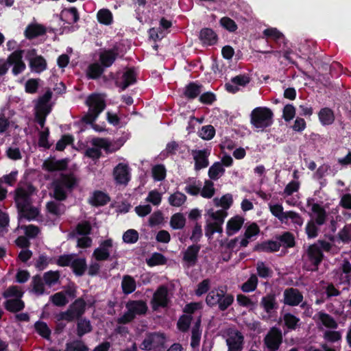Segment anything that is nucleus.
<instances>
[{
  "instance_id": "obj_1",
  "label": "nucleus",
  "mask_w": 351,
  "mask_h": 351,
  "mask_svg": "<svg viewBox=\"0 0 351 351\" xmlns=\"http://www.w3.org/2000/svg\"><path fill=\"white\" fill-rule=\"evenodd\" d=\"M213 202L216 206H221L223 209L214 210L213 208L208 209L205 215L206 227L205 234L208 237L215 232H222V224L224 219L227 217L226 210L228 209L233 202L232 195L228 193L222 196L220 199L215 198Z\"/></svg>"
},
{
  "instance_id": "obj_2",
  "label": "nucleus",
  "mask_w": 351,
  "mask_h": 351,
  "mask_svg": "<svg viewBox=\"0 0 351 351\" xmlns=\"http://www.w3.org/2000/svg\"><path fill=\"white\" fill-rule=\"evenodd\" d=\"M52 93L51 91H47L38 100L37 104L35 107L36 119L39 123L42 129L39 134L38 144L43 147H49L47 138L49 136V129L45 128V122L46 117L51 111V106L49 101L51 98Z\"/></svg>"
},
{
  "instance_id": "obj_3",
  "label": "nucleus",
  "mask_w": 351,
  "mask_h": 351,
  "mask_svg": "<svg viewBox=\"0 0 351 351\" xmlns=\"http://www.w3.org/2000/svg\"><path fill=\"white\" fill-rule=\"evenodd\" d=\"M34 192V189L31 185L21 186L16 192L15 201L20 210L21 216L28 220L35 219L38 215V209L31 205L30 196Z\"/></svg>"
},
{
  "instance_id": "obj_4",
  "label": "nucleus",
  "mask_w": 351,
  "mask_h": 351,
  "mask_svg": "<svg viewBox=\"0 0 351 351\" xmlns=\"http://www.w3.org/2000/svg\"><path fill=\"white\" fill-rule=\"evenodd\" d=\"M77 184L73 174L61 173L53 182V197L58 200H64L67 191L71 190Z\"/></svg>"
},
{
  "instance_id": "obj_5",
  "label": "nucleus",
  "mask_w": 351,
  "mask_h": 351,
  "mask_svg": "<svg viewBox=\"0 0 351 351\" xmlns=\"http://www.w3.org/2000/svg\"><path fill=\"white\" fill-rule=\"evenodd\" d=\"M86 104L88 106V111L83 117V120L88 123H91L104 110L106 106L104 97L101 95L93 94L88 97Z\"/></svg>"
},
{
  "instance_id": "obj_6",
  "label": "nucleus",
  "mask_w": 351,
  "mask_h": 351,
  "mask_svg": "<svg viewBox=\"0 0 351 351\" xmlns=\"http://www.w3.org/2000/svg\"><path fill=\"white\" fill-rule=\"evenodd\" d=\"M127 312L117 319L119 324H128L132 322L136 316L145 314L147 311V306L143 300H130L125 305Z\"/></svg>"
},
{
  "instance_id": "obj_7",
  "label": "nucleus",
  "mask_w": 351,
  "mask_h": 351,
  "mask_svg": "<svg viewBox=\"0 0 351 351\" xmlns=\"http://www.w3.org/2000/svg\"><path fill=\"white\" fill-rule=\"evenodd\" d=\"M273 123V113L270 109L265 107H258L251 113V123L260 130L270 126Z\"/></svg>"
},
{
  "instance_id": "obj_8",
  "label": "nucleus",
  "mask_w": 351,
  "mask_h": 351,
  "mask_svg": "<svg viewBox=\"0 0 351 351\" xmlns=\"http://www.w3.org/2000/svg\"><path fill=\"white\" fill-rule=\"evenodd\" d=\"M234 301V297L227 294L220 289H213L207 295L206 302L208 305L213 306L218 304L221 311H225Z\"/></svg>"
},
{
  "instance_id": "obj_9",
  "label": "nucleus",
  "mask_w": 351,
  "mask_h": 351,
  "mask_svg": "<svg viewBox=\"0 0 351 351\" xmlns=\"http://www.w3.org/2000/svg\"><path fill=\"white\" fill-rule=\"evenodd\" d=\"M228 351H241L243 348L244 337L237 329L229 328L225 332Z\"/></svg>"
},
{
  "instance_id": "obj_10",
  "label": "nucleus",
  "mask_w": 351,
  "mask_h": 351,
  "mask_svg": "<svg viewBox=\"0 0 351 351\" xmlns=\"http://www.w3.org/2000/svg\"><path fill=\"white\" fill-rule=\"evenodd\" d=\"M165 340V337L162 333H151L144 339L141 348L146 351H158L163 348Z\"/></svg>"
},
{
  "instance_id": "obj_11",
  "label": "nucleus",
  "mask_w": 351,
  "mask_h": 351,
  "mask_svg": "<svg viewBox=\"0 0 351 351\" xmlns=\"http://www.w3.org/2000/svg\"><path fill=\"white\" fill-rule=\"evenodd\" d=\"M170 294L168 289L165 286H160L154 293L151 300L152 308L156 311L158 308H165L167 306L170 301Z\"/></svg>"
},
{
  "instance_id": "obj_12",
  "label": "nucleus",
  "mask_w": 351,
  "mask_h": 351,
  "mask_svg": "<svg viewBox=\"0 0 351 351\" xmlns=\"http://www.w3.org/2000/svg\"><path fill=\"white\" fill-rule=\"evenodd\" d=\"M25 58L29 61V66L32 71L40 73L47 68V62L45 58L37 54L36 50L30 49L25 51Z\"/></svg>"
},
{
  "instance_id": "obj_13",
  "label": "nucleus",
  "mask_w": 351,
  "mask_h": 351,
  "mask_svg": "<svg viewBox=\"0 0 351 351\" xmlns=\"http://www.w3.org/2000/svg\"><path fill=\"white\" fill-rule=\"evenodd\" d=\"M91 143L94 147L88 148L85 152L86 156L90 158L98 159L101 154V148H104L108 152L111 151L110 149V143L105 138H93Z\"/></svg>"
},
{
  "instance_id": "obj_14",
  "label": "nucleus",
  "mask_w": 351,
  "mask_h": 351,
  "mask_svg": "<svg viewBox=\"0 0 351 351\" xmlns=\"http://www.w3.org/2000/svg\"><path fill=\"white\" fill-rule=\"evenodd\" d=\"M306 256L313 267L311 271H315L318 269L324 256L318 244L313 243L308 247Z\"/></svg>"
},
{
  "instance_id": "obj_15",
  "label": "nucleus",
  "mask_w": 351,
  "mask_h": 351,
  "mask_svg": "<svg viewBox=\"0 0 351 351\" xmlns=\"http://www.w3.org/2000/svg\"><path fill=\"white\" fill-rule=\"evenodd\" d=\"M23 50H16L12 52L8 58V64L12 65V73L17 75L23 72L26 69V65L23 60Z\"/></svg>"
},
{
  "instance_id": "obj_16",
  "label": "nucleus",
  "mask_w": 351,
  "mask_h": 351,
  "mask_svg": "<svg viewBox=\"0 0 351 351\" xmlns=\"http://www.w3.org/2000/svg\"><path fill=\"white\" fill-rule=\"evenodd\" d=\"M112 247L113 241L111 239L103 241L94 250L93 256L97 261H106L109 258Z\"/></svg>"
},
{
  "instance_id": "obj_17",
  "label": "nucleus",
  "mask_w": 351,
  "mask_h": 351,
  "mask_svg": "<svg viewBox=\"0 0 351 351\" xmlns=\"http://www.w3.org/2000/svg\"><path fill=\"white\" fill-rule=\"evenodd\" d=\"M281 342V332L276 328H271L265 338V343L270 351L277 350Z\"/></svg>"
},
{
  "instance_id": "obj_18",
  "label": "nucleus",
  "mask_w": 351,
  "mask_h": 351,
  "mask_svg": "<svg viewBox=\"0 0 351 351\" xmlns=\"http://www.w3.org/2000/svg\"><path fill=\"white\" fill-rule=\"evenodd\" d=\"M67 297L73 298L75 297V290L69 288L64 291H60L50 297V301L57 306H64L69 303Z\"/></svg>"
},
{
  "instance_id": "obj_19",
  "label": "nucleus",
  "mask_w": 351,
  "mask_h": 351,
  "mask_svg": "<svg viewBox=\"0 0 351 351\" xmlns=\"http://www.w3.org/2000/svg\"><path fill=\"white\" fill-rule=\"evenodd\" d=\"M114 179L117 184H126L130 180V171L128 165L119 163L113 170Z\"/></svg>"
},
{
  "instance_id": "obj_20",
  "label": "nucleus",
  "mask_w": 351,
  "mask_h": 351,
  "mask_svg": "<svg viewBox=\"0 0 351 351\" xmlns=\"http://www.w3.org/2000/svg\"><path fill=\"white\" fill-rule=\"evenodd\" d=\"M191 153L195 160V170H199L208 167L209 164L208 157L210 154L208 149L193 150Z\"/></svg>"
},
{
  "instance_id": "obj_21",
  "label": "nucleus",
  "mask_w": 351,
  "mask_h": 351,
  "mask_svg": "<svg viewBox=\"0 0 351 351\" xmlns=\"http://www.w3.org/2000/svg\"><path fill=\"white\" fill-rule=\"evenodd\" d=\"M67 162L66 160H56L48 158L43 164V168L48 171H62L66 168Z\"/></svg>"
},
{
  "instance_id": "obj_22",
  "label": "nucleus",
  "mask_w": 351,
  "mask_h": 351,
  "mask_svg": "<svg viewBox=\"0 0 351 351\" xmlns=\"http://www.w3.org/2000/svg\"><path fill=\"white\" fill-rule=\"evenodd\" d=\"M136 82V73L132 69H127L122 75L121 79L116 82L118 86L125 90L128 86Z\"/></svg>"
},
{
  "instance_id": "obj_23",
  "label": "nucleus",
  "mask_w": 351,
  "mask_h": 351,
  "mask_svg": "<svg viewBox=\"0 0 351 351\" xmlns=\"http://www.w3.org/2000/svg\"><path fill=\"white\" fill-rule=\"evenodd\" d=\"M200 250L199 245H191L184 253L183 260L188 267L193 266L197 261V254Z\"/></svg>"
},
{
  "instance_id": "obj_24",
  "label": "nucleus",
  "mask_w": 351,
  "mask_h": 351,
  "mask_svg": "<svg viewBox=\"0 0 351 351\" xmlns=\"http://www.w3.org/2000/svg\"><path fill=\"white\" fill-rule=\"evenodd\" d=\"M46 33V28L40 24L32 23L27 25L24 34L28 39H32L39 36H42Z\"/></svg>"
},
{
  "instance_id": "obj_25",
  "label": "nucleus",
  "mask_w": 351,
  "mask_h": 351,
  "mask_svg": "<svg viewBox=\"0 0 351 351\" xmlns=\"http://www.w3.org/2000/svg\"><path fill=\"white\" fill-rule=\"evenodd\" d=\"M250 82V78L246 75H237L233 77L230 83L226 84V89L231 93L239 90V86H245Z\"/></svg>"
},
{
  "instance_id": "obj_26",
  "label": "nucleus",
  "mask_w": 351,
  "mask_h": 351,
  "mask_svg": "<svg viewBox=\"0 0 351 351\" xmlns=\"http://www.w3.org/2000/svg\"><path fill=\"white\" fill-rule=\"evenodd\" d=\"M318 118L322 125H332L335 119L333 110L328 107L320 109L318 112Z\"/></svg>"
},
{
  "instance_id": "obj_27",
  "label": "nucleus",
  "mask_w": 351,
  "mask_h": 351,
  "mask_svg": "<svg viewBox=\"0 0 351 351\" xmlns=\"http://www.w3.org/2000/svg\"><path fill=\"white\" fill-rule=\"evenodd\" d=\"M303 300L301 292L294 288L287 289V305L297 306Z\"/></svg>"
},
{
  "instance_id": "obj_28",
  "label": "nucleus",
  "mask_w": 351,
  "mask_h": 351,
  "mask_svg": "<svg viewBox=\"0 0 351 351\" xmlns=\"http://www.w3.org/2000/svg\"><path fill=\"white\" fill-rule=\"evenodd\" d=\"M244 222L243 218L240 216H235L228 220L227 223L226 232L228 235H232L238 232Z\"/></svg>"
},
{
  "instance_id": "obj_29",
  "label": "nucleus",
  "mask_w": 351,
  "mask_h": 351,
  "mask_svg": "<svg viewBox=\"0 0 351 351\" xmlns=\"http://www.w3.org/2000/svg\"><path fill=\"white\" fill-rule=\"evenodd\" d=\"M199 38L202 42L208 45H211L217 42L215 33L209 28L203 29L199 34Z\"/></svg>"
},
{
  "instance_id": "obj_30",
  "label": "nucleus",
  "mask_w": 351,
  "mask_h": 351,
  "mask_svg": "<svg viewBox=\"0 0 351 351\" xmlns=\"http://www.w3.org/2000/svg\"><path fill=\"white\" fill-rule=\"evenodd\" d=\"M117 53L114 50L104 51L101 53L99 60L101 64L105 67H109L116 60Z\"/></svg>"
},
{
  "instance_id": "obj_31",
  "label": "nucleus",
  "mask_w": 351,
  "mask_h": 351,
  "mask_svg": "<svg viewBox=\"0 0 351 351\" xmlns=\"http://www.w3.org/2000/svg\"><path fill=\"white\" fill-rule=\"evenodd\" d=\"M311 210L316 215L315 223L319 226L323 225L326 218L325 209L319 204L315 203L313 204Z\"/></svg>"
},
{
  "instance_id": "obj_32",
  "label": "nucleus",
  "mask_w": 351,
  "mask_h": 351,
  "mask_svg": "<svg viewBox=\"0 0 351 351\" xmlns=\"http://www.w3.org/2000/svg\"><path fill=\"white\" fill-rule=\"evenodd\" d=\"M121 287L125 294H130L136 289V281L130 276H124L121 282Z\"/></svg>"
},
{
  "instance_id": "obj_33",
  "label": "nucleus",
  "mask_w": 351,
  "mask_h": 351,
  "mask_svg": "<svg viewBox=\"0 0 351 351\" xmlns=\"http://www.w3.org/2000/svg\"><path fill=\"white\" fill-rule=\"evenodd\" d=\"M186 201V196L180 191H176L173 193L168 198V202L169 204L172 206L176 207H180L182 206Z\"/></svg>"
},
{
  "instance_id": "obj_34",
  "label": "nucleus",
  "mask_w": 351,
  "mask_h": 351,
  "mask_svg": "<svg viewBox=\"0 0 351 351\" xmlns=\"http://www.w3.org/2000/svg\"><path fill=\"white\" fill-rule=\"evenodd\" d=\"M318 317L323 325L327 328L336 329L338 327V324L335 319L331 315L325 312H319Z\"/></svg>"
},
{
  "instance_id": "obj_35",
  "label": "nucleus",
  "mask_w": 351,
  "mask_h": 351,
  "mask_svg": "<svg viewBox=\"0 0 351 351\" xmlns=\"http://www.w3.org/2000/svg\"><path fill=\"white\" fill-rule=\"evenodd\" d=\"M186 224V218L182 213H178L172 215L170 226L173 229H182Z\"/></svg>"
},
{
  "instance_id": "obj_36",
  "label": "nucleus",
  "mask_w": 351,
  "mask_h": 351,
  "mask_svg": "<svg viewBox=\"0 0 351 351\" xmlns=\"http://www.w3.org/2000/svg\"><path fill=\"white\" fill-rule=\"evenodd\" d=\"M24 306V302L19 298L9 299L5 303V308L11 312L20 311Z\"/></svg>"
},
{
  "instance_id": "obj_37",
  "label": "nucleus",
  "mask_w": 351,
  "mask_h": 351,
  "mask_svg": "<svg viewBox=\"0 0 351 351\" xmlns=\"http://www.w3.org/2000/svg\"><path fill=\"white\" fill-rule=\"evenodd\" d=\"M85 306V302L82 299L80 298L71 304L69 308L71 311L76 318H77L84 313Z\"/></svg>"
},
{
  "instance_id": "obj_38",
  "label": "nucleus",
  "mask_w": 351,
  "mask_h": 351,
  "mask_svg": "<svg viewBox=\"0 0 351 351\" xmlns=\"http://www.w3.org/2000/svg\"><path fill=\"white\" fill-rule=\"evenodd\" d=\"M280 243L278 241H269L263 242L256 246V250L261 252H271L278 250Z\"/></svg>"
},
{
  "instance_id": "obj_39",
  "label": "nucleus",
  "mask_w": 351,
  "mask_h": 351,
  "mask_svg": "<svg viewBox=\"0 0 351 351\" xmlns=\"http://www.w3.org/2000/svg\"><path fill=\"white\" fill-rule=\"evenodd\" d=\"M74 272L77 275H82L86 269V261L84 258H78L74 256L71 265Z\"/></svg>"
},
{
  "instance_id": "obj_40",
  "label": "nucleus",
  "mask_w": 351,
  "mask_h": 351,
  "mask_svg": "<svg viewBox=\"0 0 351 351\" xmlns=\"http://www.w3.org/2000/svg\"><path fill=\"white\" fill-rule=\"evenodd\" d=\"M32 291L37 295H43L45 293L44 283L40 276H34L32 278Z\"/></svg>"
},
{
  "instance_id": "obj_41",
  "label": "nucleus",
  "mask_w": 351,
  "mask_h": 351,
  "mask_svg": "<svg viewBox=\"0 0 351 351\" xmlns=\"http://www.w3.org/2000/svg\"><path fill=\"white\" fill-rule=\"evenodd\" d=\"M225 170L220 162L214 163L208 170V176L213 180H217L221 177Z\"/></svg>"
},
{
  "instance_id": "obj_42",
  "label": "nucleus",
  "mask_w": 351,
  "mask_h": 351,
  "mask_svg": "<svg viewBox=\"0 0 351 351\" xmlns=\"http://www.w3.org/2000/svg\"><path fill=\"white\" fill-rule=\"evenodd\" d=\"M200 189L201 184L199 182H197L194 179H189L186 182V186L184 188V190L186 193L192 195H196L199 193Z\"/></svg>"
},
{
  "instance_id": "obj_43",
  "label": "nucleus",
  "mask_w": 351,
  "mask_h": 351,
  "mask_svg": "<svg viewBox=\"0 0 351 351\" xmlns=\"http://www.w3.org/2000/svg\"><path fill=\"white\" fill-rule=\"evenodd\" d=\"M200 319L199 318L197 320L195 324L192 328V336L191 345L193 348L197 346L199 343L201 338V331L199 330Z\"/></svg>"
},
{
  "instance_id": "obj_44",
  "label": "nucleus",
  "mask_w": 351,
  "mask_h": 351,
  "mask_svg": "<svg viewBox=\"0 0 351 351\" xmlns=\"http://www.w3.org/2000/svg\"><path fill=\"white\" fill-rule=\"evenodd\" d=\"M337 237L343 243H349L351 241V223L345 225L338 232Z\"/></svg>"
},
{
  "instance_id": "obj_45",
  "label": "nucleus",
  "mask_w": 351,
  "mask_h": 351,
  "mask_svg": "<svg viewBox=\"0 0 351 351\" xmlns=\"http://www.w3.org/2000/svg\"><path fill=\"white\" fill-rule=\"evenodd\" d=\"M62 15L66 19L69 23H75L79 20L78 12L75 8L64 10Z\"/></svg>"
},
{
  "instance_id": "obj_46",
  "label": "nucleus",
  "mask_w": 351,
  "mask_h": 351,
  "mask_svg": "<svg viewBox=\"0 0 351 351\" xmlns=\"http://www.w3.org/2000/svg\"><path fill=\"white\" fill-rule=\"evenodd\" d=\"M215 191L213 182L210 180H206L199 193L204 198H211L215 194Z\"/></svg>"
},
{
  "instance_id": "obj_47",
  "label": "nucleus",
  "mask_w": 351,
  "mask_h": 351,
  "mask_svg": "<svg viewBox=\"0 0 351 351\" xmlns=\"http://www.w3.org/2000/svg\"><path fill=\"white\" fill-rule=\"evenodd\" d=\"M202 92V86L195 83L189 84L185 90L184 94L189 98H195Z\"/></svg>"
},
{
  "instance_id": "obj_48",
  "label": "nucleus",
  "mask_w": 351,
  "mask_h": 351,
  "mask_svg": "<svg viewBox=\"0 0 351 351\" xmlns=\"http://www.w3.org/2000/svg\"><path fill=\"white\" fill-rule=\"evenodd\" d=\"M258 283V278L256 275L252 274L250 278L243 284L241 289L244 292H250L256 289Z\"/></svg>"
},
{
  "instance_id": "obj_49",
  "label": "nucleus",
  "mask_w": 351,
  "mask_h": 351,
  "mask_svg": "<svg viewBox=\"0 0 351 351\" xmlns=\"http://www.w3.org/2000/svg\"><path fill=\"white\" fill-rule=\"evenodd\" d=\"M108 197L105 193L101 191H97L94 193L91 198L92 204L96 206L104 205L106 204L108 202Z\"/></svg>"
},
{
  "instance_id": "obj_50",
  "label": "nucleus",
  "mask_w": 351,
  "mask_h": 351,
  "mask_svg": "<svg viewBox=\"0 0 351 351\" xmlns=\"http://www.w3.org/2000/svg\"><path fill=\"white\" fill-rule=\"evenodd\" d=\"M104 72V69L99 63H93L88 66L87 74L93 79L97 78Z\"/></svg>"
},
{
  "instance_id": "obj_51",
  "label": "nucleus",
  "mask_w": 351,
  "mask_h": 351,
  "mask_svg": "<svg viewBox=\"0 0 351 351\" xmlns=\"http://www.w3.org/2000/svg\"><path fill=\"white\" fill-rule=\"evenodd\" d=\"M98 21L103 24L109 25L111 23L112 20V16L111 12L106 9L100 10L97 14Z\"/></svg>"
},
{
  "instance_id": "obj_52",
  "label": "nucleus",
  "mask_w": 351,
  "mask_h": 351,
  "mask_svg": "<svg viewBox=\"0 0 351 351\" xmlns=\"http://www.w3.org/2000/svg\"><path fill=\"white\" fill-rule=\"evenodd\" d=\"M60 274L58 271H47L44 274L43 279L45 282L49 287L55 285L59 280Z\"/></svg>"
},
{
  "instance_id": "obj_53",
  "label": "nucleus",
  "mask_w": 351,
  "mask_h": 351,
  "mask_svg": "<svg viewBox=\"0 0 351 351\" xmlns=\"http://www.w3.org/2000/svg\"><path fill=\"white\" fill-rule=\"evenodd\" d=\"M301 324L300 318L290 313H287V329L295 330Z\"/></svg>"
},
{
  "instance_id": "obj_54",
  "label": "nucleus",
  "mask_w": 351,
  "mask_h": 351,
  "mask_svg": "<svg viewBox=\"0 0 351 351\" xmlns=\"http://www.w3.org/2000/svg\"><path fill=\"white\" fill-rule=\"evenodd\" d=\"M48 211L55 215H60L64 213V206L62 204L56 202H50L47 204Z\"/></svg>"
},
{
  "instance_id": "obj_55",
  "label": "nucleus",
  "mask_w": 351,
  "mask_h": 351,
  "mask_svg": "<svg viewBox=\"0 0 351 351\" xmlns=\"http://www.w3.org/2000/svg\"><path fill=\"white\" fill-rule=\"evenodd\" d=\"M215 130L213 126L210 125H205L202 128L199 132V136L205 140H210L213 138Z\"/></svg>"
},
{
  "instance_id": "obj_56",
  "label": "nucleus",
  "mask_w": 351,
  "mask_h": 351,
  "mask_svg": "<svg viewBox=\"0 0 351 351\" xmlns=\"http://www.w3.org/2000/svg\"><path fill=\"white\" fill-rule=\"evenodd\" d=\"M138 239V233L134 229L128 230L123 234V240L126 243H135Z\"/></svg>"
},
{
  "instance_id": "obj_57",
  "label": "nucleus",
  "mask_w": 351,
  "mask_h": 351,
  "mask_svg": "<svg viewBox=\"0 0 351 351\" xmlns=\"http://www.w3.org/2000/svg\"><path fill=\"white\" fill-rule=\"evenodd\" d=\"M166 262L165 256L160 253H154L147 260V263L149 266L163 265Z\"/></svg>"
},
{
  "instance_id": "obj_58",
  "label": "nucleus",
  "mask_w": 351,
  "mask_h": 351,
  "mask_svg": "<svg viewBox=\"0 0 351 351\" xmlns=\"http://www.w3.org/2000/svg\"><path fill=\"white\" fill-rule=\"evenodd\" d=\"M91 230V226L88 221H82L76 227L75 234L82 236H88Z\"/></svg>"
},
{
  "instance_id": "obj_59",
  "label": "nucleus",
  "mask_w": 351,
  "mask_h": 351,
  "mask_svg": "<svg viewBox=\"0 0 351 351\" xmlns=\"http://www.w3.org/2000/svg\"><path fill=\"white\" fill-rule=\"evenodd\" d=\"M91 330L90 322L86 319H80L77 322V335L82 336Z\"/></svg>"
},
{
  "instance_id": "obj_60",
  "label": "nucleus",
  "mask_w": 351,
  "mask_h": 351,
  "mask_svg": "<svg viewBox=\"0 0 351 351\" xmlns=\"http://www.w3.org/2000/svg\"><path fill=\"white\" fill-rule=\"evenodd\" d=\"M191 319L192 317L190 315H182L178 322V328L179 330L183 332L186 331L189 328Z\"/></svg>"
},
{
  "instance_id": "obj_61",
  "label": "nucleus",
  "mask_w": 351,
  "mask_h": 351,
  "mask_svg": "<svg viewBox=\"0 0 351 351\" xmlns=\"http://www.w3.org/2000/svg\"><path fill=\"white\" fill-rule=\"evenodd\" d=\"M261 304L267 313H270L276 306L274 298L271 295L263 298Z\"/></svg>"
},
{
  "instance_id": "obj_62",
  "label": "nucleus",
  "mask_w": 351,
  "mask_h": 351,
  "mask_svg": "<svg viewBox=\"0 0 351 351\" xmlns=\"http://www.w3.org/2000/svg\"><path fill=\"white\" fill-rule=\"evenodd\" d=\"M269 209L271 213L281 221H282L285 218L282 205L278 204H270Z\"/></svg>"
},
{
  "instance_id": "obj_63",
  "label": "nucleus",
  "mask_w": 351,
  "mask_h": 351,
  "mask_svg": "<svg viewBox=\"0 0 351 351\" xmlns=\"http://www.w3.org/2000/svg\"><path fill=\"white\" fill-rule=\"evenodd\" d=\"M152 174L155 180H162L166 176V170L163 165H158L153 167Z\"/></svg>"
},
{
  "instance_id": "obj_64",
  "label": "nucleus",
  "mask_w": 351,
  "mask_h": 351,
  "mask_svg": "<svg viewBox=\"0 0 351 351\" xmlns=\"http://www.w3.org/2000/svg\"><path fill=\"white\" fill-rule=\"evenodd\" d=\"M66 349L68 351H87L86 346L80 341H75L71 343H66Z\"/></svg>"
}]
</instances>
